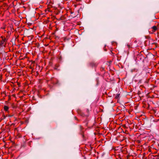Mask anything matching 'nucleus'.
<instances>
[{
  "mask_svg": "<svg viewBox=\"0 0 159 159\" xmlns=\"http://www.w3.org/2000/svg\"><path fill=\"white\" fill-rule=\"evenodd\" d=\"M157 27L156 26H154L152 27L150 29V30H151V31L152 32V33H153L154 32H155L157 30Z\"/></svg>",
  "mask_w": 159,
  "mask_h": 159,
  "instance_id": "nucleus-1",
  "label": "nucleus"
},
{
  "mask_svg": "<svg viewBox=\"0 0 159 159\" xmlns=\"http://www.w3.org/2000/svg\"><path fill=\"white\" fill-rule=\"evenodd\" d=\"M90 65L92 67H95L98 65V63L94 61L91 62L90 63Z\"/></svg>",
  "mask_w": 159,
  "mask_h": 159,
  "instance_id": "nucleus-2",
  "label": "nucleus"
},
{
  "mask_svg": "<svg viewBox=\"0 0 159 159\" xmlns=\"http://www.w3.org/2000/svg\"><path fill=\"white\" fill-rule=\"evenodd\" d=\"M51 7L48 6V8L45 9V11L46 13H48V12H51L52 11L50 9Z\"/></svg>",
  "mask_w": 159,
  "mask_h": 159,
  "instance_id": "nucleus-3",
  "label": "nucleus"
},
{
  "mask_svg": "<svg viewBox=\"0 0 159 159\" xmlns=\"http://www.w3.org/2000/svg\"><path fill=\"white\" fill-rule=\"evenodd\" d=\"M6 39H2V40L1 42V45H3L4 44V43L6 42Z\"/></svg>",
  "mask_w": 159,
  "mask_h": 159,
  "instance_id": "nucleus-4",
  "label": "nucleus"
},
{
  "mask_svg": "<svg viewBox=\"0 0 159 159\" xmlns=\"http://www.w3.org/2000/svg\"><path fill=\"white\" fill-rule=\"evenodd\" d=\"M3 108L5 111H7L9 109V107L7 106H4Z\"/></svg>",
  "mask_w": 159,
  "mask_h": 159,
  "instance_id": "nucleus-5",
  "label": "nucleus"
},
{
  "mask_svg": "<svg viewBox=\"0 0 159 159\" xmlns=\"http://www.w3.org/2000/svg\"><path fill=\"white\" fill-rule=\"evenodd\" d=\"M120 95V93H118V94H116L115 97V98L116 99H118L119 98Z\"/></svg>",
  "mask_w": 159,
  "mask_h": 159,
  "instance_id": "nucleus-6",
  "label": "nucleus"
},
{
  "mask_svg": "<svg viewBox=\"0 0 159 159\" xmlns=\"http://www.w3.org/2000/svg\"><path fill=\"white\" fill-rule=\"evenodd\" d=\"M53 4V3L52 2H49L48 5V7H52V5Z\"/></svg>",
  "mask_w": 159,
  "mask_h": 159,
  "instance_id": "nucleus-7",
  "label": "nucleus"
},
{
  "mask_svg": "<svg viewBox=\"0 0 159 159\" xmlns=\"http://www.w3.org/2000/svg\"><path fill=\"white\" fill-rule=\"evenodd\" d=\"M157 37L158 38H159V32H158L157 33Z\"/></svg>",
  "mask_w": 159,
  "mask_h": 159,
  "instance_id": "nucleus-8",
  "label": "nucleus"
},
{
  "mask_svg": "<svg viewBox=\"0 0 159 159\" xmlns=\"http://www.w3.org/2000/svg\"><path fill=\"white\" fill-rule=\"evenodd\" d=\"M111 61H109V62H108V63H109V64H110V63H111Z\"/></svg>",
  "mask_w": 159,
  "mask_h": 159,
  "instance_id": "nucleus-9",
  "label": "nucleus"
},
{
  "mask_svg": "<svg viewBox=\"0 0 159 159\" xmlns=\"http://www.w3.org/2000/svg\"><path fill=\"white\" fill-rule=\"evenodd\" d=\"M81 115L82 116H84L82 114H81Z\"/></svg>",
  "mask_w": 159,
  "mask_h": 159,
  "instance_id": "nucleus-10",
  "label": "nucleus"
},
{
  "mask_svg": "<svg viewBox=\"0 0 159 159\" xmlns=\"http://www.w3.org/2000/svg\"><path fill=\"white\" fill-rule=\"evenodd\" d=\"M128 47H129V45H128Z\"/></svg>",
  "mask_w": 159,
  "mask_h": 159,
  "instance_id": "nucleus-11",
  "label": "nucleus"
}]
</instances>
